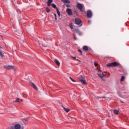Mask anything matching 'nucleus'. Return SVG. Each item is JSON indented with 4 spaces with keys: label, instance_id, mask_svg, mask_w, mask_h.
<instances>
[{
    "label": "nucleus",
    "instance_id": "f257e3e1",
    "mask_svg": "<svg viewBox=\"0 0 129 129\" xmlns=\"http://www.w3.org/2000/svg\"><path fill=\"white\" fill-rule=\"evenodd\" d=\"M118 65H119V63L116 62H114L108 63L106 65V66L107 67H116V66H118Z\"/></svg>",
    "mask_w": 129,
    "mask_h": 129
},
{
    "label": "nucleus",
    "instance_id": "f03ea898",
    "mask_svg": "<svg viewBox=\"0 0 129 129\" xmlns=\"http://www.w3.org/2000/svg\"><path fill=\"white\" fill-rule=\"evenodd\" d=\"M77 8L80 10L81 12H83V11H84V7H83L81 4H77Z\"/></svg>",
    "mask_w": 129,
    "mask_h": 129
},
{
    "label": "nucleus",
    "instance_id": "7ed1b4c3",
    "mask_svg": "<svg viewBox=\"0 0 129 129\" xmlns=\"http://www.w3.org/2000/svg\"><path fill=\"white\" fill-rule=\"evenodd\" d=\"M4 68H6V69H16V67L14 66H11V65H8V66H4Z\"/></svg>",
    "mask_w": 129,
    "mask_h": 129
},
{
    "label": "nucleus",
    "instance_id": "20e7f679",
    "mask_svg": "<svg viewBox=\"0 0 129 129\" xmlns=\"http://www.w3.org/2000/svg\"><path fill=\"white\" fill-rule=\"evenodd\" d=\"M14 127L15 129H24V126H21L19 123L15 124Z\"/></svg>",
    "mask_w": 129,
    "mask_h": 129
},
{
    "label": "nucleus",
    "instance_id": "39448f33",
    "mask_svg": "<svg viewBox=\"0 0 129 129\" xmlns=\"http://www.w3.org/2000/svg\"><path fill=\"white\" fill-rule=\"evenodd\" d=\"M81 23H82V22L81 21V20H80V19L76 18V19H75V24L76 25H80L81 24Z\"/></svg>",
    "mask_w": 129,
    "mask_h": 129
},
{
    "label": "nucleus",
    "instance_id": "423d86ee",
    "mask_svg": "<svg viewBox=\"0 0 129 129\" xmlns=\"http://www.w3.org/2000/svg\"><path fill=\"white\" fill-rule=\"evenodd\" d=\"M82 79H80V82L83 83V84H86V81H85V78L83 77L82 76H81Z\"/></svg>",
    "mask_w": 129,
    "mask_h": 129
},
{
    "label": "nucleus",
    "instance_id": "0eeeda50",
    "mask_svg": "<svg viewBox=\"0 0 129 129\" xmlns=\"http://www.w3.org/2000/svg\"><path fill=\"white\" fill-rule=\"evenodd\" d=\"M87 16L88 18H91V17H92V12L91 11L89 10L87 11Z\"/></svg>",
    "mask_w": 129,
    "mask_h": 129
},
{
    "label": "nucleus",
    "instance_id": "6e6552de",
    "mask_svg": "<svg viewBox=\"0 0 129 129\" xmlns=\"http://www.w3.org/2000/svg\"><path fill=\"white\" fill-rule=\"evenodd\" d=\"M67 13L69 16H72V10L70 9H67Z\"/></svg>",
    "mask_w": 129,
    "mask_h": 129
},
{
    "label": "nucleus",
    "instance_id": "1a4fd4ad",
    "mask_svg": "<svg viewBox=\"0 0 129 129\" xmlns=\"http://www.w3.org/2000/svg\"><path fill=\"white\" fill-rule=\"evenodd\" d=\"M83 50H84V51H90V48H88V46H84L83 47Z\"/></svg>",
    "mask_w": 129,
    "mask_h": 129
},
{
    "label": "nucleus",
    "instance_id": "9d476101",
    "mask_svg": "<svg viewBox=\"0 0 129 129\" xmlns=\"http://www.w3.org/2000/svg\"><path fill=\"white\" fill-rule=\"evenodd\" d=\"M29 85H30V86H32V87H33V88H34V89H37V86L34 83L31 82L29 83Z\"/></svg>",
    "mask_w": 129,
    "mask_h": 129
},
{
    "label": "nucleus",
    "instance_id": "9b49d317",
    "mask_svg": "<svg viewBox=\"0 0 129 129\" xmlns=\"http://www.w3.org/2000/svg\"><path fill=\"white\" fill-rule=\"evenodd\" d=\"M74 31H75V32H76V33H77V34H79V35L82 34V32H81L80 31H79L78 29H75Z\"/></svg>",
    "mask_w": 129,
    "mask_h": 129
},
{
    "label": "nucleus",
    "instance_id": "f8f14e48",
    "mask_svg": "<svg viewBox=\"0 0 129 129\" xmlns=\"http://www.w3.org/2000/svg\"><path fill=\"white\" fill-rule=\"evenodd\" d=\"M53 3V0H48L47 2V7H50L51 6V4Z\"/></svg>",
    "mask_w": 129,
    "mask_h": 129
},
{
    "label": "nucleus",
    "instance_id": "ddd939ff",
    "mask_svg": "<svg viewBox=\"0 0 129 129\" xmlns=\"http://www.w3.org/2000/svg\"><path fill=\"white\" fill-rule=\"evenodd\" d=\"M54 62H55V64H56L57 66H60V62H59V61H58V60H57L56 59H55L54 60Z\"/></svg>",
    "mask_w": 129,
    "mask_h": 129
},
{
    "label": "nucleus",
    "instance_id": "4468645a",
    "mask_svg": "<svg viewBox=\"0 0 129 129\" xmlns=\"http://www.w3.org/2000/svg\"><path fill=\"white\" fill-rule=\"evenodd\" d=\"M61 2L64 4H70V1L69 0H61Z\"/></svg>",
    "mask_w": 129,
    "mask_h": 129
},
{
    "label": "nucleus",
    "instance_id": "2eb2a0df",
    "mask_svg": "<svg viewBox=\"0 0 129 129\" xmlns=\"http://www.w3.org/2000/svg\"><path fill=\"white\" fill-rule=\"evenodd\" d=\"M51 6L52 8H53V9H55V10H58V8H57V6H56V5L52 4H51Z\"/></svg>",
    "mask_w": 129,
    "mask_h": 129
},
{
    "label": "nucleus",
    "instance_id": "dca6fc26",
    "mask_svg": "<svg viewBox=\"0 0 129 129\" xmlns=\"http://www.w3.org/2000/svg\"><path fill=\"white\" fill-rule=\"evenodd\" d=\"M15 102H22V99L20 98H17Z\"/></svg>",
    "mask_w": 129,
    "mask_h": 129
},
{
    "label": "nucleus",
    "instance_id": "f3484780",
    "mask_svg": "<svg viewBox=\"0 0 129 129\" xmlns=\"http://www.w3.org/2000/svg\"><path fill=\"white\" fill-rule=\"evenodd\" d=\"M118 112H119V111L118 110H116V109L114 110V114H118Z\"/></svg>",
    "mask_w": 129,
    "mask_h": 129
},
{
    "label": "nucleus",
    "instance_id": "a211bd4d",
    "mask_svg": "<svg viewBox=\"0 0 129 129\" xmlns=\"http://www.w3.org/2000/svg\"><path fill=\"white\" fill-rule=\"evenodd\" d=\"M69 27L72 30V29H73V23H70Z\"/></svg>",
    "mask_w": 129,
    "mask_h": 129
},
{
    "label": "nucleus",
    "instance_id": "6ab92c4d",
    "mask_svg": "<svg viewBox=\"0 0 129 129\" xmlns=\"http://www.w3.org/2000/svg\"><path fill=\"white\" fill-rule=\"evenodd\" d=\"M63 109L67 112H69V111L70 110H69V109H68L67 108H65V107H63Z\"/></svg>",
    "mask_w": 129,
    "mask_h": 129
},
{
    "label": "nucleus",
    "instance_id": "aec40b11",
    "mask_svg": "<svg viewBox=\"0 0 129 129\" xmlns=\"http://www.w3.org/2000/svg\"><path fill=\"white\" fill-rule=\"evenodd\" d=\"M0 56L1 57H4V52L2 50L0 51Z\"/></svg>",
    "mask_w": 129,
    "mask_h": 129
},
{
    "label": "nucleus",
    "instance_id": "412c9836",
    "mask_svg": "<svg viewBox=\"0 0 129 129\" xmlns=\"http://www.w3.org/2000/svg\"><path fill=\"white\" fill-rule=\"evenodd\" d=\"M123 80H124V76H122L121 78V79H120V82H122V81H123Z\"/></svg>",
    "mask_w": 129,
    "mask_h": 129
},
{
    "label": "nucleus",
    "instance_id": "4be33fe9",
    "mask_svg": "<svg viewBox=\"0 0 129 129\" xmlns=\"http://www.w3.org/2000/svg\"><path fill=\"white\" fill-rule=\"evenodd\" d=\"M45 11L47 13H50V12H51V10L50 9H48V8H46Z\"/></svg>",
    "mask_w": 129,
    "mask_h": 129
},
{
    "label": "nucleus",
    "instance_id": "5701e85b",
    "mask_svg": "<svg viewBox=\"0 0 129 129\" xmlns=\"http://www.w3.org/2000/svg\"><path fill=\"white\" fill-rule=\"evenodd\" d=\"M56 13H57L58 17H60V12H59V10L58 9H57V10H56Z\"/></svg>",
    "mask_w": 129,
    "mask_h": 129
},
{
    "label": "nucleus",
    "instance_id": "b1692460",
    "mask_svg": "<svg viewBox=\"0 0 129 129\" xmlns=\"http://www.w3.org/2000/svg\"><path fill=\"white\" fill-rule=\"evenodd\" d=\"M94 65V66H95L96 67V66H97V65H98V63H97V62L95 61Z\"/></svg>",
    "mask_w": 129,
    "mask_h": 129
},
{
    "label": "nucleus",
    "instance_id": "393cba45",
    "mask_svg": "<svg viewBox=\"0 0 129 129\" xmlns=\"http://www.w3.org/2000/svg\"><path fill=\"white\" fill-rule=\"evenodd\" d=\"M98 76L101 77V78H102L103 77V76H102V75H101V74H98Z\"/></svg>",
    "mask_w": 129,
    "mask_h": 129
},
{
    "label": "nucleus",
    "instance_id": "a878e982",
    "mask_svg": "<svg viewBox=\"0 0 129 129\" xmlns=\"http://www.w3.org/2000/svg\"><path fill=\"white\" fill-rule=\"evenodd\" d=\"M73 35L74 40H77V38H76V37L75 36V34L73 33Z\"/></svg>",
    "mask_w": 129,
    "mask_h": 129
},
{
    "label": "nucleus",
    "instance_id": "bb28decb",
    "mask_svg": "<svg viewBox=\"0 0 129 129\" xmlns=\"http://www.w3.org/2000/svg\"><path fill=\"white\" fill-rule=\"evenodd\" d=\"M54 16L55 17V21H57V15L56 14H54Z\"/></svg>",
    "mask_w": 129,
    "mask_h": 129
},
{
    "label": "nucleus",
    "instance_id": "cd10ccee",
    "mask_svg": "<svg viewBox=\"0 0 129 129\" xmlns=\"http://www.w3.org/2000/svg\"><path fill=\"white\" fill-rule=\"evenodd\" d=\"M70 79L73 82H75V81H74V80H73V79H72V78H71V77H70Z\"/></svg>",
    "mask_w": 129,
    "mask_h": 129
},
{
    "label": "nucleus",
    "instance_id": "c85d7f7f",
    "mask_svg": "<svg viewBox=\"0 0 129 129\" xmlns=\"http://www.w3.org/2000/svg\"><path fill=\"white\" fill-rule=\"evenodd\" d=\"M78 51H79V53H81V55H82V51H81L80 49H79Z\"/></svg>",
    "mask_w": 129,
    "mask_h": 129
},
{
    "label": "nucleus",
    "instance_id": "c756f323",
    "mask_svg": "<svg viewBox=\"0 0 129 129\" xmlns=\"http://www.w3.org/2000/svg\"><path fill=\"white\" fill-rule=\"evenodd\" d=\"M67 8H70V5L69 4H67L66 5Z\"/></svg>",
    "mask_w": 129,
    "mask_h": 129
},
{
    "label": "nucleus",
    "instance_id": "7c9ffc66",
    "mask_svg": "<svg viewBox=\"0 0 129 129\" xmlns=\"http://www.w3.org/2000/svg\"><path fill=\"white\" fill-rule=\"evenodd\" d=\"M91 23V21L90 20L88 21V24L90 25V24Z\"/></svg>",
    "mask_w": 129,
    "mask_h": 129
},
{
    "label": "nucleus",
    "instance_id": "2f4dec72",
    "mask_svg": "<svg viewBox=\"0 0 129 129\" xmlns=\"http://www.w3.org/2000/svg\"><path fill=\"white\" fill-rule=\"evenodd\" d=\"M38 44H39V45H41V44H42V41H38Z\"/></svg>",
    "mask_w": 129,
    "mask_h": 129
},
{
    "label": "nucleus",
    "instance_id": "473e14b6",
    "mask_svg": "<svg viewBox=\"0 0 129 129\" xmlns=\"http://www.w3.org/2000/svg\"><path fill=\"white\" fill-rule=\"evenodd\" d=\"M72 58H73V59H74V60H76V57L72 56Z\"/></svg>",
    "mask_w": 129,
    "mask_h": 129
},
{
    "label": "nucleus",
    "instance_id": "72a5a7b5",
    "mask_svg": "<svg viewBox=\"0 0 129 129\" xmlns=\"http://www.w3.org/2000/svg\"><path fill=\"white\" fill-rule=\"evenodd\" d=\"M25 120L26 121L28 120V118H25Z\"/></svg>",
    "mask_w": 129,
    "mask_h": 129
},
{
    "label": "nucleus",
    "instance_id": "f704fd0d",
    "mask_svg": "<svg viewBox=\"0 0 129 129\" xmlns=\"http://www.w3.org/2000/svg\"><path fill=\"white\" fill-rule=\"evenodd\" d=\"M80 26H82V24H81Z\"/></svg>",
    "mask_w": 129,
    "mask_h": 129
}]
</instances>
